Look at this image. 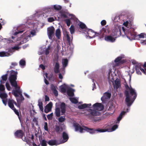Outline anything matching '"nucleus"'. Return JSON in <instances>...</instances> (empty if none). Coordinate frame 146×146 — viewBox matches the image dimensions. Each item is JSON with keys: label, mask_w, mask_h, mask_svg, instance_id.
Listing matches in <instances>:
<instances>
[{"label": "nucleus", "mask_w": 146, "mask_h": 146, "mask_svg": "<svg viewBox=\"0 0 146 146\" xmlns=\"http://www.w3.org/2000/svg\"><path fill=\"white\" fill-rule=\"evenodd\" d=\"M123 25L124 27L119 26L116 27L117 33L120 34L122 29L127 38L130 40L141 38L146 39V34L144 33H142L137 35L136 33L134 31V29L131 27L130 23L128 21L124 22Z\"/></svg>", "instance_id": "obj_1"}, {"label": "nucleus", "mask_w": 146, "mask_h": 146, "mask_svg": "<svg viewBox=\"0 0 146 146\" xmlns=\"http://www.w3.org/2000/svg\"><path fill=\"white\" fill-rule=\"evenodd\" d=\"M125 113V111H123L120 114L117 119V122L116 123L117 124L114 125L111 128H110L111 125H110L106 126L104 129L99 128L96 130L89 129L84 126L82 127L78 124L76 123H75L74 124V126L75 127L76 131H79L80 133L83 132L84 131H87L90 133H93L96 131L99 132H112L115 130L117 128L118 124L119 123V121L124 116Z\"/></svg>", "instance_id": "obj_2"}, {"label": "nucleus", "mask_w": 146, "mask_h": 146, "mask_svg": "<svg viewBox=\"0 0 146 146\" xmlns=\"http://www.w3.org/2000/svg\"><path fill=\"white\" fill-rule=\"evenodd\" d=\"M17 73V72L12 70L9 80L12 86L15 88L12 93L16 98L18 106L19 107L21 102L24 100V98L22 96V91L20 87L17 85L16 81Z\"/></svg>", "instance_id": "obj_3"}, {"label": "nucleus", "mask_w": 146, "mask_h": 146, "mask_svg": "<svg viewBox=\"0 0 146 146\" xmlns=\"http://www.w3.org/2000/svg\"><path fill=\"white\" fill-rule=\"evenodd\" d=\"M88 110L85 115L90 119H92L94 116H98L100 115L101 113L99 111L102 110L104 106L101 103H96L93 105L92 107Z\"/></svg>", "instance_id": "obj_4"}, {"label": "nucleus", "mask_w": 146, "mask_h": 146, "mask_svg": "<svg viewBox=\"0 0 146 146\" xmlns=\"http://www.w3.org/2000/svg\"><path fill=\"white\" fill-rule=\"evenodd\" d=\"M127 90L125 94L126 98L125 99L126 103L128 106H130L136 98V95L135 90L126 86Z\"/></svg>", "instance_id": "obj_5"}, {"label": "nucleus", "mask_w": 146, "mask_h": 146, "mask_svg": "<svg viewBox=\"0 0 146 146\" xmlns=\"http://www.w3.org/2000/svg\"><path fill=\"white\" fill-rule=\"evenodd\" d=\"M60 108L61 109V115H63L65 111V105L64 103L58 102L56 104L55 113L58 117L61 115Z\"/></svg>", "instance_id": "obj_6"}, {"label": "nucleus", "mask_w": 146, "mask_h": 146, "mask_svg": "<svg viewBox=\"0 0 146 146\" xmlns=\"http://www.w3.org/2000/svg\"><path fill=\"white\" fill-rule=\"evenodd\" d=\"M30 33L32 35V36H33L35 35L36 32L35 31L33 30L32 31L30 32L27 31L24 33L22 35L20 39L19 38V40H21V41L19 44L20 45L28 41L30 38Z\"/></svg>", "instance_id": "obj_7"}, {"label": "nucleus", "mask_w": 146, "mask_h": 146, "mask_svg": "<svg viewBox=\"0 0 146 146\" xmlns=\"http://www.w3.org/2000/svg\"><path fill=\"white\" fill-rule=\"evenodd\" d=\"M59 88V90L62 92H65L66 90L67 89V94L69 96H72L74 95V92L75 91L74 90L70 88L68 85L66 84H64L60 86Z\"/></svg>", "instance_id": "obj_8"}, {"label": "nucleus", "mask_w": 146, "mask_h": 146, "mask_svg": "<svg viewBox=\"0 0 146 146\" xmlns=\"http://www.w3.org/2000/svg\"><path fill=\"white\" fill-rule=\"evenodd\" d=\"M15 135L16 137H21L24 141H26L30 145V146L33 145V146H37V145L34 143L33 141L32 140V142L31 143L29 142V141L26 139V138L25 137L24 133L21 130H19L17 131L15 133ZM31 139L33 140L34 137L32 135L31 137Z\"/></svg>", "instance_id": "obj_9"}, {"label": "nucleus", "mask_w": 146, "mask_h": 146, "mask_svg": "<svg viewBox=\"0 0 146 146\" xmlns=\"http://www.w3.org/2000/svg\"><path fill=\"white\" fill-rule=\"evenodd\" d=\"M5 90V87L1 84H0V97L2 99L3 104L6 106L7 104L8 95L7 94L3 91Z\"/></svg>", "instance_id": "obj_10"}, {"label": "nucleus", "mask_w": 146, "mask_h": 146, "mask_svg": "<svg viewBox=\"0 0 146 146\" xmlns=\"http://www.w3.org/2000/svg\"><path fill=\"white\" fill-rule=\"evenodd\" d=\"M19 48V47L18 46H15L9 49L8 52H1L0 56L1 57L9 56L11 55L15 51L18 50Z\"/></svg>", "instance_id": "obj_11"}, {"label": "nucleus", "mask_w": 146, "mask_h": 146, "mask_svg": "<svg viewBox=\"0 0 146 146\" xmlns=\"http://www.w3.org/2000/svg\"><path fill=\"white\" fill-rule=\"evenodd\" d=\"M17 107H19L18 105L17 104L16 102L12 99H9L8 101V105L9 107L14 110L15 113L18 116H19V113L14 108V104Z\"/></svg>", "instance_id": "obj_12"}, {"label": "nucleus", "mask_w": 146, "mask_h": 146, "mask_svg": "<svg viewBox=\"0 0 146 146\" xmlns=\"http://www.w3.org/2000/svg\"><path fill=\"white\" fill-rule=\"evenodd\" d=\"M54 28L52 26H51L47 28V33L48 36L50 39H51L54 35Z\"/></svg>", "instance_id": "obj_13"}, {"label": "nucleus", "mask_w": 146, "mask_h": 146, "mask_svg": "<svg viewBox=\"0 0 146 146\" xmlns=\"http://www.w3.org/2000/svg\"><path fill=\"white\" fill-rule=\"evenodd\" d=\"M52 105L53 104L51 102H50L45 106L44 109L45 112L46 113H47L48 112L51 111Z\"/></svg>", "instance_id": "obj_14"}, {"label": "nucleus", "mask_w": 146, "mask_h": 146, "mask_svg": "<svg viewBox=\"0 0 146 146\" xmlns=\"http://www.w3.org/2000/svg\"><path fill=\"white\" fill-rule=\"evenodd\" d=\"M113 84L114 88L115 90L119 88L120 86V81L119 79H116L114 82H113Z\"/></svg>", "instance_id": "obj_15"}, {"label": "nucleus", "mask_w": 146, "mask_h": 146, "mask_svg": "<svg viewBox=\"0 0 146 146\" xmlns=\"http://www.w3.org/2000/svg\"><path fill=\"white\" fill-rule=\"evenodd\" d=\"M63 140H60L59 141L61 144L64 143L67 141L68 137V135L66 132H64L62 134Z\"/></svg>", "instance_id": "obj_16"}, {"label": "nucleus", "mask_w": 146, "mask_h": 146, "mask_svg": "<svg viewBox=\"0 0 146 146\" xmlns=\"http://www.w3.org/2000/svg\"><path fill=\"white\" fill-rule=\"evenodd\" d=\"M112 69L110 70L108 72V77L110 80L114 79L115 77L116 76L115 73L113 71L112 72Z\"/></svg>", "instance_id": "obj_17"}, {"label": "nucleus", "mask_w": 146, "mask_h": 146, "mask_svg": "<svg viewBox=\"0 0 146 146\" xmlns=\"http://www.w3.org/2000/svg\"><path fill=\"white\" fill-rule=\"evenodd\" d=\"M111 96V94L109 92H106L104 93L103 96L101 98L102 101H104L106 100L109 99Z\"/></svg>", "instance_id": "obj_18"}, {"label": "nucleus", "mask_w": 146, "mask_h": 146, "mask_svg": "<svg viewBox=\"0 0 146 146\" xmlns=\"http://www.w3.org/2000/svg\"><path fill=\"white\" fill-rule=\"evenodd\" d=\"M47 143L50 145H57L61 144L59 141H56L54 140H50Z\"/></svg>", "instance_id": "obj_19"}, {"label": "nucleus", "mask_w": 146, "mask_h": 146, "mask_svg": "<svg viewBox=\"0 0 146 146\" xmlns=\"http://www.w3.org/2000/svg\"><path fill=\"white\" fill-rule=\"evenodd\" d=\"M86 33L88 35V36L87 35H86V38H88L89 37V38H92L94 37L95 34L94 32L92 31V30H88V31L86 32Z\"/></svg>", "instance_id": "obj_20"}, {"label": "nucleus", "mask_w": 146, "mask_h": 146, "mask_svg": "<svg viewBox=\"0 0 146 146\" xmlns=\"http://www.w3.org/2000/svg\"><path fill=\"white\" fill-rule=\"evenodd\" d=\"M61 15L64 17H71V18H70V19H73L74 20L76 19L74 15L71 14H70L66 12L64 13H62L61 14Z\"/></svg>", "instance_id": "obj_21"}, {"label": "nucleus", "mask_w": 146, "mask_h": 146, "mask_svg": "<svg viewBox=\"0 0 146 146\" xmlns=\"http://www.w3.org/2000/svg\"><path fill=\"white\" fill-rule=\"evenodd\" d=\"M91 106V104H84L78 106V108L80 109H82L86 108H89Z\"/></svg>", "instance_id": "obj_22"}, {"label": "nucleus", "mask_w": 146, "mask_h": 146, "mask_svg": "<svg viewBox=\"0 0 146 146\" xmlns=\"http://www.w3.org/2000/svg\"><path fill=\"white\" fill-rule=\"evenodd\" d=\"M105 40L107 41L113 42L115 41V39L111 36H105Z\"/></svg>", "instance_id": "obj_23"}, {"label": "nucleus", "mask_w": 146, "mask_h": 146, "mask_svg": "<svg viewBox=\"0 0 146 146\" xmlns=\"http://www.w3.org/2000/svg\"><path fill=\"white\" fill-rule=\"evenodd\" d=\"M122 57L119 56L116 58L114 61L115 66L118 65L121 63V61Z\"/></svg>", "instance_id": "obj_24"}, {"label": "nucleus", "mask_w": 146, "mask_h": 146, "mask_svg": "<svg viewBox=\"0 0 146 146\" xmlns=\"http://www.w3.org/2000/svg\"><path fill=\"white\" fill-rule=\"evenodd\" d=\"M57 87L52 85L51 86V89L53 93L56 96L58 95V92L56 89Z\"/></svg>", "instance_id": "obj_25"}, {"label": "nucleus", "mask_w": 146, "mask_h": 146, "mask_svg": "<svg viewBox=\"0 0 146 146\" xmlns=\"http://www.w3.org/2000/svg\"><path fill=\"white\" fill-rule=\"evenodd\" d=\"M55 35L58 39H60L61 36V32L60 29H58L55 31Z\"/></svg>", "instance_id": "obj_26"}, {"label": "nucleus", "mask_w": 146, "mask_h": 146, "mask_svg": "<svg viewBox=\"0 0 146 146\" xmlns=\"http://www.w3.org/2000/svg\"><path fill=\"white\" fill-rule=\"evenodd\" d=\"M68 62V60L67 59L64 58L62 59V64L63 69H64L65 67L67 66Z\"/></svg>", "instance_id": "obj_27"}, {"label": "nucleus", "mask_w": 146, "mask_h": 146, "mask_svg": "<svg viewBox=\"0 0 146 146\" xmlns=\"http://www.w3.org/2000/svg\"><path fill=\"white\" fill-rule=\"evenodd\" d=\"M52 50V48L50 45L48 46L47 48H45L44 50V52L45 53V54L47 55Z\"/></svg>", "instance_id": "obj_28"}, {"label": "nucleus", "mask_w": 146, "mask_h": 146, "mask_svg": "<svg viewBox=\"0 0 146 146\" xmlns=\"http://www.w3.org/2000/svg\"><path fill=\"white\" fill-rule=\"evenodd\" d=\"M2 79L0 80L1 84L4 83L7 79V74H5L2 76L1 77Z\"/></svg>", "instance_id": "obj_29"}, {"label": "nucleus", "mask_w": 146, "mask_h": 146, "mask_svg": "<svg viewBox=\"0 0 146 146\" xmlns=\"http://www.w3.org/2000/svg\"><path fill=\"white\" fill-rule=\"evenodd\" d=\"M59 65L57 62L56 63L54 68V71L55 73H58L59 72Z\"/></svg>", "instance_id": "obj_30"}, {"label": "nucleus", "mask_w": 146, "mask_h": 146, "mask_svg": "<svg viewBox=\"0 0 146 146\" xmlns=\"http://www.w3.org/2000/svg\"><path fill=\"white\" fill-rule=\"evenodd\" d=\"M69 99L72 103L76 104L78 102V98L76 99L75 98H70Z\"/></svg>", "instance_id": "obj_31"}, {"label": "nucleus", "mask_w": 146, "mask_h": 146, "mask_svg": "<svg viewBox=\"0 0 146 146\" xmlns=\"http://www.w3.org/2000/svg\"><path fill=\"white\" fill-rule=\"evenodd\" d=\"M53 7L54 9L56 10H60L62 8L61 6L57 5H54L53 6Z\"/></svg>", "instance_id": "obj_32"}, {"label": "nucleus", "mask_w": 146, "mask_h": 146, "mask_svg": "<svg viewBox=\"0 0 146 146\" xmlns=\"http://www.w3.org/2000/svg\"><path fill=\"white\" fill-rule=\"evenodd\" d=\"M106 29L105 28H103L101 31L100 34V35H106Z\"/></svg>", "instance_id": "obj_33"}, {"label": "nucleus", "mask_w": 146, "mask_h": 146, "mask_svg": "<svg viewBox=\"0 0 146 146\" xmlns=\"http://www.w3.org/2000/svg\"><path fill=\"white\" fill-rule=\"evenodd\" d=\"M24 28V26L22 27L20 29H21L20 31L18 30L16 33H14V34L15 35H16L18 34L22 33L24 31H25V29L23 30Z\"/></svg>", "instance_id": "obj_34"}, {"label": "nucleus", "mask_w": 146, "mask_h": 146, "mask_svg": "<svg viewBox=\"0 0 146 146\" xmlns=\"http://www.w3.org/2000/svg\"><path fill=\"white\" fill-rule=\"evenodd\" d=\"M38 106L39 107L40 110L42 112H43V110L42 103L41 102H39L38 104Z\"/></svg>", "instance_id": "obj_35"}, {"label": "nucleus", "mask_w": 146, "mask_h": 146, "mask_svg": "<svg viewBox=\"0 0 146 146\" xmlns=\"http://www.w3.org/2000/svg\"><path fill=\"white\" fill-rule=\"evenodd\" d=\"M70 32L71 34L74 33L75 31L74 27L73 25H71L69 28Z\"/></svg>", "instance_id": "obj_36"}, {"label": "nucleus", "mask_w": 146, "mask_h": 146, "mask_svg": "<svg viewBox=\"0 0 146 146\" xmlns=\"http://www.w3.org/2000/svg\"><path fill=\"white\" fill-rule=\"evenodd\" d=\"M40 144L42 146H46L47 142L44 140H42L40 142Z\"/></svg>", "instance_id": "obj_37"}, {"label": "nucleus", "mask_w": 146, "mask_h": 146, "mask_svg": "<svg viewBox=\"0 0 146 146\" xmlns=\"http://www.w3.org/2000/svg\"><path fill=\"white\" fill-rule=\"evenodd\" d=\"M6 86L7 89L9 90L10 91L11 89V88L9 84V83L7 82L6 84Z\"/></svg>", "instance_id": "obj_38"}, {"label": "nucleus", "mask_w": 146, "mask_h": 146, "mask_svg": "<svg viewBox=\"0 0 146 146\" xmlns=\"http://www.w3.org/2000/svg\"><path fill=\"white\" fill-rule=\"evenodd\" d=\"M65 118L63 116H61L58 119V121L60 122H62L64 121Z\"/></svg>", "instance_id": "obj_39"}, {"label": "nucleus", "mask_w": 146, "mask_h": 146, "mask_svg": "<svg viewBox=\"0 0 146 146\" xmlns=\"http://www.w3.org/2000/svg\"><path fill=\"white\" fill-rule=\"evenodd\" d=\"M79 25L80 27L82 29L85 28L86 27L85 25L84 24L81 22H80L79 23Z\"/></svg>", "instance_id": "obj_40"}, {"label": "nucleus", "mask_w": 146, "mask_h": 146, "mask_svg": "<svg viewBox=\"0 0 146 146\" xmlns=\"http://www.w3.org/2000/svg\"><path fill=\"white\" fill-rule=\"evenodd\" d=\"M19 63L20 65L23 66L25 64V60L22 59L20 61Z\"/></svg>", "instance_id": "obj_41"}, {"label": "nucleus", "mask_w": 146, "mask_h": 146, "mask_svg": "<svg viewBox=\"0 0 146 146\" xmlns=\"http://www.w3.org/2000/svg\"><path fill=\"white\" fill-rule=\"evenodd\" d=\"M53 115V113H52L49 114L47 116V118L48 119H51Z\"/></svg>", "instance_id": "obj_42"}, {"label": "nucleus", "mask_w": 146, "mask_h": 146, "mask_svg": "<svg viewBox=\"0 0 146 146\" xmlns=\"http://www.w3.org/2000/svg\"><path fill=\"white\" fill-rule=\"evenodd\" d=\"M44 128L45 130L47 131H48V124L47 122H45L44 126Z\"/></svg>", "instance_id": "obj_43"}, {"label": "nucleus", "mask_w": 146, "mask_h": 146, "mask_svg": "<svg viewBox=\"0 0 146 146\" xmlns=\"http://www.w3.org/2000/svg\"><path fill=\"white\" fill-rule=\"evenodd\" d=\"M65 22L68 26H70V21L69 19H66L65 20Z\"/></svg>", "instance_id": "obj_44"}, {"label": "nucleus", "mask_w": 146, "mask_h": 146, "mask_svg": "<svg viewBox=\"0 0 146 146\" xmlns=\"http://www.w3.org/2000/svg\"><path fill=\"white\" fill-rule=\"evenodd\" d=\"M48 22H51L54 21V19L53 17H50L48 18Z\"/></svg>", "instance_id": "obj_45"}, {"label": "nucleus", "mask_w": 146, "mask_h": 146, "mask_svg": "<svg viewBox=\"0 0 146 146\" xmlns=\"http://www.w3.org/2000/svg\"><path fill=\"white\" fill-rule=\"evenodd\" d=\"M66 37L67 38V40L68 41H70L71 40L70 37L69 36L68 33L67 32H66Z\"/></svg>", "instance_id": "obj_46"}, {"label": "nucleus", "mask_w": 146, "mask_h": 146, "mask_svg": "<svg viewBox=\"0 0 146 146\" xmlns=\"http://www.w3.org/2000/svg\"><path fill=\"white\" fill-rule=\"evenodd\" d=\"M106 22L105 20H102L101 22V24L102 25H105L106 24Z\"/></svg>", "instance_id": "obj_47"}, {"label": "nucleus", "mask_w": 146, "mask_h": 146, "mask_svg": "<svg viewBox=\"0 0 146 146\" xmlns=\"http://www.w3.org/2000/svg\"><path fill=\"white\" fill-rule=\"evenodd\" d=\"M33 122L34 125H37L38 124L37 122L36 121V120L35 119H34L33 121Z\"/></svg>", "instance_id": "obj_48"}, {"label": "nucleus", "mask_w": 146, "mask_h": 146, "mask_svg": "<svg viewBox=\"0 0 146 146\" xmlns=\"http://www.w3.org/2000/svg\"><path fill=\"white\" fill-rule=\"evenodd\" d=\"M24 95L25 96L27 97V98H30V96L27 93H24Z\"/></svg>", "instance_id": "obj_49"}, {"label": "nucleus", "mask_w": 146, "mask_h": 146, "mask_svg": "<svg viewBox=\"0 0 146 146\" xmlns=\"http://www.w3.org/2000/svg\"><path fill=\"white\" fill-rule=\"evenodd\" d=\"M145 70H144L142 68H140V70L143 72L144 74H145V71H146V68H145Z\"/></svg>", "instance_id": "obj_50"}, {"label": "nucleus", "mask_w": 146, "mask_h": 146, "mask_svg": "<svg viewBox=\"0 0 146 146\" xmlns=\"http://www.w3.org/2000/svg\"><path fill=\"white\" fill-rule=\"evenodd\" d=\"M55 130L56 131L58 132L60 129V128L58 126H56L55 129Z\"/></svg>", "instance_id": "obj_51"}, {"label": "nucleus", "mask_w": 146, "mask_h": 146, "mask_svg": "<svg viewBox=\"0 0 146 146\" xmlns=\"http://www.w3.org/2000/svg\"><path fill=\"white\" fill-rule=\"evenodd\" d=\"M49 98L46 95L45 96V101H49Z\"/></svg>", "instance_id": "obj_52"}, {"label": "nucleus", "mask_w": 146, "mask_h": 146, "mask_svg": "<svg viewBox=\"0 0 146 146\" xmlns=\"http://www.w3.org/2000/svg\"><path fill=\"white\" fill-rule=\"evenodd\" d=\"M40 67L42 68V70H44L45 69V66L42 64H41L40 65Z\"/></svg>", "instance_id": "obj_53"}, {"label": "nucleus", "mask_w": 146, "mask_h": 146, "mask_svg": "<svg viewBox=\"0 0 146 146\" xmlns=\"http://www.w3.org/2000/svg\"><path fill=\"white\" fill-rule=\"evenodd\" d=\"M58 78L60 79H62L63 78L62 76L61 73H60L58 75Z\"/></svg>", "instance_id": "obj_54"}, {"label": "nucleus", "mask_w": 146, "mask_h": 146, "mask_svg": "<svg viewBox=\"0 0 146 146\" xmlns=\"http://www.w3.org/2000/svg\"><path fill=\"white\" fill-rule=\"evenodd\" d=\"M141 43H142L143 44H146V40H143L141 41Z\"/></svg>", "instance_id": "obj_55"}, {"label": "nucleus", "mask_w": 146, "mask_h": 146, "mask_svg": "<svg viewBox=\"0 0 146 146\" xmlns=\"http://www.w3.org/2000/svg\"><path fill=\"white\" fill-rule=\"evenodd\" d=\"M44 82H45V84H48V81L46 80V78H45V76H44Z\"/></svg>", "instance_id": "obj_56"}, {"label": "nucleus", "mask_w": 146, "mask_h": 146, "mask_svg": "<svg viewBox=\"0 0 146 146\" xmlns=\"http://www.w3.org/2000/svg\"><path fill=\"white\" fill-rule=\"evenodd\" d=\"M43 117L45 120H46V116L45 114H43Z\"/></svg>", "instance_id": "obj_57"}, {"label": "nucleus", "mask_w": 146, "mask_h": 146, "mask_svg": "<svg viewBox=\"0 0 146 146\" xmlns=\"http://www.w3.org/2000/svg\"><path fill=\"white\" fill-rule=\"evenodd\" d=\"M48 75V74H47V73H46L45 74V76L46 78H47Z\"/></svg>", "instance_id": "obj_58"}, {"label": "nucleus", "mask_w": 146, "mask_h": 146, "mask_svg": "<svg viewBox=\"0 0 146 146\" xmlns=\"http://www.w3.org/2000/svg\"><path fill=\"white\" fill-rule=\"evenodd\" d=\"M129 108H128L127 109L126 112H128L129 111Z\"/></svg>", "instance_id": "obj_59"}, {"label": "nucleus", "mask_w": 146, "mask_h": 146, "mask_svg": "<svg viewBox=\"0 0 146 146\" xmlns=\"http://www.w3.org/2000/svg\"><path fill=\"white\" fill-rule=\"evenodd\" d=\"M64 1L66 2V3H67L69 1V0H64Z\"/></svg>", "instance_id": "obj_60"}, {"label": "nucleus", "mask_w": 146, "mask_h": 146, "mask_svg": "<svg viewBox=\"0 0 146 146\" xmlns=\"http://www.w3.org/2000/svg\"><path fill=\"white\" fill-rule=\"evenodd\" d=\"M137 73L138 74H141V73H140V72H138V71H137Z\"/></svg>", "instance_id": "obj_61"}, {"label": "nucleus", "mask_w": 146, "mask_h": 146, "mask_svg": "<svg viewBox=\"0 0 146 146\" xmlns=\"http://www.w3.org/2000/svg\"><path fill=\"white\" fill-rule=\"evenodd\" d=\"M43 52H40V54H42L43 53Z\"/></svg>", "instance_id": "obj_62"}, {"label": "nucleus", "mask_w": 146, "mask_h": 146, "mask_svg": "<svg viewBox=\"0 0 146 146\" xmlns=\"http://www.w3.org/2000/svg\"><path fill=\"white\" fill-rule=\"evenodd\" d=\"M16 63H14V65H16Z\"/></svg>", "instance_id": "obj_63"}, {"label": "nucleus", "mask_w": 146, "mask_h": 146, "mask_svg": "<svg viewBox=\"0 0 146 146\" xmlns=\"http://www.w3.org/2000/svg\"><path fill=\"white\" fill-rule=\"evenodd\" d=\"M71 86H73V87L74 86L73 85H71Z\"/></svg>", "instance_id": "obj_64"}]
</instances>
